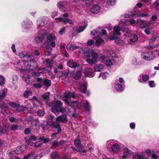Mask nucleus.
Here are the masks:
<instances>
[{
  "mask_svg": "<svg viewBox=\"0 0 159 159\" xmlns=\"http://www.w3.org/2000/svg\"><path fill=\"white\" fill-rule=\"evenodd\" d=\"M52 107L51 109V111L54 113L56 112H61L62 113H66L69 114L70 113L68 111V107L64 108L61 107L62 103L60 101H57L56 102H53L51 103Z\"/></svg>",
  "mask_w": 159,
  "mask_h": 159,
  "instance_id": "obj_1",
  "label": "nucleus"
},
{
  "mask_svg": "<svg viewBox=\"0 0 159 159\" xmlns=\"http://www.w3.org/2000/svg\"><path fill=\"white\" fill-rule=\"evenodd\" d=\"M77 97V96H76L73 93H65L64 94V95L62 97V100L67 104L66 107H68V111H69L70 112H73L75 111L74 108L73 107L70 106L69 102L70 100V98L71 97L75 98Z\"/></svg>",
  "mask_w": 159,
  "mask_h": 159,
  "instance_id": "obj_2",
  "label": "nucleus"
},
{
  "mask_svg": "<svg viewBox=\"0 0 159 159\" xmlns=\"http://www.w3.org/2000/svg\"><path fill=\"white\" fill-rule=\"evenodd\" d=\"M24 66L25 72H29L30 71L34 70L37 67V63L34 61H32L25 63H23Z\"/></svg>",
  "mask_w": 159,
  "mask_h": 159,
  "instance_id": "obj_3",
  "label": "nucleus"
},
{
  "mask_svg": "<svg viewBox=\"0 0 159 159\" xmlns=\"http://www.w3.org/2000/svg\"><path fill=\"white\" fill-rule=\"evenodd\" d=\"M29 100H25L24 102V104L25 106H24L23 105H21V107H20L19 109L20 111H22V112L24 111L27 110V109H33L35 107H38L37 106H38L37 104L35 103L34 101H32L31 102L32 104L30 103L29 102Z\"/></svg>",
  "mask_w": 159,
  "mask_h": 159,
  "instance_id": "obj_4",
  "label": "nucleus"
},
{
  "mask_svg": "<svg viewBox=\"0 0 159 159\" xmlns=\"http://www.w3.org/2000/svg\"><path fill=\"white\" fill-rule=\"evenodd\" d=\"M83 51L84 55L87 57H90L91 55V56L93 59L96 60L98 58V54L92 49L86 48L84 49Z\"/></svg>",
  "mask_w": 159,
  "mask_h": 159,
  "instance_id": "obj_5",
  "label": "nucleus"
},
{
  "mask_svg": "<svg viewBox=\"0 0 159 159\" xmlns=\"http://www.w3.org/2000/svg\"><path fill=\"white\" fill-rule=\"evenodd\" d=\"M47 42L48 44L52 48H54L56 46L55 40L57 38L54 34H50L46 37Z\"/></svg>",
  "mask_w": 159,
  "mask_h": 159,
  "instance_id": "obj_6",
  "label": "nucleus"
},
{
  "mask_svg": "<svg viewBox=\"0 0 159 159\" xmlns=\"http://www.w3.org/2000/svg\"><path fill=\"white\" fill-rule=\"evenodd\" d=\"M46 34V32L45 30H39L37 37L34 39L35 42L37 43H41L44 39Z\"/></svg>",
  "mask_w": 159,
  "mask_h": 159,
  "instance_id": "obj_7",
  "label": "nucleus"
},
{
  "mask_svg": "<svg viewBox=\"0 0 159 159\" xmlns=\"http://www.w3.org/2000/svg\"><path fill=\"white\" fill-rule=\"evenodd\" d=\"M132 153V151L126 147L124 148L123 149L122 155L119 156L120 159H125L130 156Z\"/></svg>",
  "mask_w": 159,
  "mask_h": 159,
  "instance_id": "obj_8",
  "label": "nucleus"
},
{
  "mask_svg": "<svg viewBox=\"0 0 159 159\" xmlns=\"http://www.w3.org/2000/svg\"><path fill=\"white\" fill-rule=\"evenodd\" d=\"M141 57L145 60H151L154 58L155 54L152 52H145L142 53Z\"/></svg>",
  "mask_w": 159,
  "mask_h": 159,
  "instance_id": "obj_9",
  "label": "nucleus"
},
{
  "mask_svg": "<svg viewBox=\"0 0 159 159\" xmlns=\"http://www.w3.org/2000/svg\"><path fill=\"white\" fill-rule=\"evenodd\" d=\"M9 105L13 108H16V109L14 110V112L15 113H17L20 112H22L20 111L19 108L21 107L19 104L17 103L16 102H10L9 103Z\"/></svg>",
  "mask_w": 159,
  "mask_h": 159,
  "instance_id": "obj_10",
  "label": "nucleus"
},
{
  "mask_svg": "<svg viewBox=\"0 0 159 159\" xmlns=\"http://www.w3.org/2000/svg\"><path fill=\"white\" fill-rule=\"evenodd\" d=\"M67 65L72 68H78L81 66L77 63L74 62L73 60H70L67 62Z\"/></svg>",
  "mask_w": 159,
  "mask_h": 159,
  "instance_id": "obj_11",
  "label": "nucleus"
},
{
  "mask_svg": "<svg viewBox=\"0 0 159 159\" xmlns=\"http://www.w3.org/2000/svg\"><path fill=\"white\" fill-rule=\"evenodd\" d=\"M0 106L1 109V112L4 115H7V113L6 111L8 109L7 105L3 101H0Z\"/></svg>",
  "mask_w": 159,
  "mask_h": 159,
  "instance_id": "obj_12",
  "label": "nucleus"
},
{
  "mask_svg": "<svg viewBox=\"0 0 159 159\" xmlns=\"http://www.w3.org/2000/svg\"><path fill=\"white\" fill-rule=\"evenodd\" d=\"M82 67H79L77 68L76 71L73 75V78L76 80H79L80 78L82 72Z\"/></svg>",
  "mask_w": 159,
  "mask_h": 159,
  "instance_id": "obj_13",
  "label": "nucleus"
},
{
  "mask_svg": "<svg viewBox=\"0 0 159 159\" xmlns=\"http://www.w3.org/2000/svg\"><path fill=\"white\" fill-rule=\"evenodd\" d=\"M111 152L117 154L120 151V148L117 142H116L111 147Z\"/></svg>",
  "mask_w": 159,
  "mask_h": 159,
  "instance_id": "obj_14",
  "label": "nucleus"
},
{
  "mask_svg": "<svg viewBox=\"0 0 159 159\" xmlns=\"http://www.w3.org/2000/svg\"><path fill=\"white\" fill-rule=\"evenodd\" d=\"M149 76L146 74H141L138 79V81L140 83L147 82L149 79Z\"/></svg>",
  "mask_w": 159,
  "mask_h": 159,
  "instance_id": "obj_15",
  "label": "nucleus"
},
{
  "mask_svg": "<svg viewBox=\"0 0 159 159\" xmlns=\"http://www.w3.org/2000/svg\"><path fill=\"white\" fill-rule=\"evenodd\" d=\"M57 120L59 122L66 123L67 122L66 114H63L56 117Z\"/></svg>",
  "mask_w": 159,
  "mask_h": 159,
  "instance_id": "obj_16",
  "label": "nucleus"
},
{
  "mask_svg": "<svg viewBox=\"0 0 159 159\" xmlns=\"http://www.w3.org/2000/svg\"><path fill=\"white\" fill-rule=\"evenodd\" d=\"M59 121L57 120L56 118V121H54L48 122V124L52 127H54L55 128H58L60 127Z\"/></svg>",
  "mask_w": 159,
  "mask_h": 159,
  "instance_id": "obj_17",
  "label": "nucleus"
},
{
  "mask_svg": "<svg viewBox=\"0 0 159 159\" xmlns=\"http://www.w3.org/2000/svg\"><path fill=\"white\" fill-rule=\"evenodd\" d=\"M85 75L89 77H93L94 76V73L93 69L89 68H87L85 70L84 72Z\"/></svg>",
  "mask_w": 159,
  "mask_h": 159,
  "instance_id": "obj_18",
  "label": "nucleus"
},
{
  "mask_svg": "<svg viewBox=\"0 0 159 159\" xmlns=\"http://www.w3.org/2000/svg\"><path fill=\"white\" fill-rule=\"evenodd\" d=\"M104 67L103 65L101 64H97L94 66L95 71L97 72L101 71L103 70Z\"/></svg>",
  "mask_w": 159,
  "mask_h": 159,
  "instance_id": "obj_19",
  "label": "nucleus"
},
{
  "mask_svg": "<svg viewBox=\"0 0 159 159\" xmlns=\"http://www.w3.org/2000/svg\"><path fill=\"white\" fill-rule=\"evenodd\" d=\"M100 10L99 6L97 5L93 6L90 9L91 12L93 14L98 13L99 12Z\"/></svg>",
  "mask_w": 159,
  "mask_h": 159,
  "instance_id": "obj_20",
  "label": "nucleus"
},
{
  "mask_svg": "<svg viewBox=\"0 0 159 159\" xmlns=\"http://www.w3.org/2000/svg\"><path fill=\"white\" fill-rule=\"evenodd\" d=\"M37 157L38 156L36 154L31 153L27 156L25 157L24 159H36Z\"/></svg>",
  "mask_w": 159,
  "mask_h": 159,
  "instance_id": "obj_21",
  "label": "nucleus"
},
{
  "mask_svg": "<svg viewBox=\"0 0 159 159\" xmlns=\"http://www.w3.org/2000/svg\"><path fill=\"white\" fill-rule=\"evenodd\" d=\"M29 101H34L35 103L37 104L38 106H37L38 107L40 106L41 107H42V104L41 102L36 97L34 96L33 97L32 99H30Z\"/></svg>",
  "mask_w": 159,
  "mask_h": 159,
  "instance_id": "obj_22",
  "label": "nucleus"
},
{
  "mask_svg": "<svg viewBox=\"0 0 159 159\" xmlns=\"http://www.w3.org/2000/svg\"><path fill=\"white\" fill-rule=\"evenodd\" d=\"M79 47L72 44H69L66 46L67 49L75 50L79 48Z\"/></svg>",
  "mask_w": 159,
  "mask_h": 159,
  "instance_id": "obj_23",
  "label": "nucleus"
},
{
  "mask_svg": "<svg viewBox=\"0 0 159 159\" xmlns=\"http://www.w3.org/2000/svg\"><path fill=\"white\" fill-rule=\"evenodd\" d=\"M30 77L31 76L30 75L27 74H25L23 76L22 78L23 80L27 84H29L30 82Z\"/></svg>",
  "mask_w": 159,
  "mask_h": 159,
  "instance_id": "obj_24",
  "label": "nucleus"
},
{
  "mask_svg": "<svg viewBox=\"0 0 159 159\" xmlns=\"http://www.w3.org/2000/svg\"><path fill=\"white\" fill-rule=\"evenodd\" d=\"M52 50V48L49 46H46L44 50L45 55L47 56L51 55Z\"/></svg>",
  "mask_w": 159,
  "mask_h": 159,
  "instance_id": "obj_25",
  "label": "nucleus"
},
{
  "mask_svg": "<svg viewBox=\"0 0 159 159\" xmlns=\"http://www.w3.org/2000/svg\"><path fill=\"white\" fill-rule=\"evenodd\" d=\"M74 28L76 32L79 33L83 31L85 28L84 26L80 25L79 26H76Z\"/></svg>",
  "mask_w": 159,
  "mask_h": 159,
  "instance_id": "obj_26",
  "label": "nucleus"
},
{
  "mask_svg": "<svg viewBox=\"0 0 159 159\" xmlns=\"http://www.w3.org/2000/svg\"><path fill=\"white\" fill-rule=\"evenodd\" d=\"M74 143L75 146L80 148L81 149L83 148V146L80 145V141L78 138L75 140Z\"/></svg>",
  "mask_w": 159,
  "mask_h": 159,
  "instance_id": "obj_27",
  "label": "nucleus"
},
{
  "mask_svg": "<svg viewBox=\"0 0 159 159\" xmlns=\"http://www.w3.org/2000/svg\"><path fill=\"white\" fill-rule=\"evenodd\" d=\"M138 36L135 34L131 35L130 37V41L132 42H134L138 39Z\"/></svg>",
  "mask_w": 159,
  "mask_h": 159,
  "instance_id": "obj_28",
  "label": "nucleus"
},
{
  "mask_svg": "<svg viewBox=\"0 0 159 159\" xmlns=\"http://www.w3.org/2000/svg\"><path fill=\"white\" fill-rule=\"evenodd\" d=\"M79 84H80L79 88L80 89H87L88 85L87 83L84 82L80 84L79 83Z\"/></svg>",
  "mask_w": 159,
  "mask_h": 159,
  "instance_id": "obj_29",
  "label": "nucleus"
},
{
  "mask_svg": "<svg viewBox=\"0 0 159 159\" xmlns=\"http://www.w3.org/2000/svg\"><path fill=\"white\" fill-rule=\"evenodd\" d=\"M43 85L45 86V87L48 88L51 85V82L49 80L45 79L43 80Z\"/></svg>",
  "mask_w": 159,
  "mask_h": 159,
  "instance_id": "obj_30",
  "label": "nucleus"
},
{
  "mask_svg": "<svg viewBox=\"0 0 159 159\" xmlns=\"http://www.w3.org/2000/svg\"><path fill=\"white\" fill-rule=\"evenodd\" d=\"M116 142H117L116 140H111L108 141L107 142L106 146L107 148L111 147L114 145Z\"/></svg>",
  "mask_w": 159,
  "mask_h": 159,
  "instance_id": "obj_31",
  "label": "nucleus"
},
{
  "mask_svg": "<svg viewBox=\"0 0 159 159\" xmlns=\"http://www.w3.org/2000/svg\"><path fill=\"white\" fill-rule=\"evenodd\" d=\"M120 30V28L119 26H117L115 27L114 28V32L113 33L114 34L119 35L120 34V33L119 32V31Z\"/></svg>",
  "mask_w": 159,
  "mask_h": 159,
  "instance_id": "obj_32",
  "label": "nucleus"
},
{
  "mask_svg": "<svg viewBox=\"0 0 159 159\" xmlns=\"http://www.w3.org/2000/svg\"><path fill=\"white\" fill-rule=\"evenodd\" d=\"M25 140L28 144L30 146H32L33 145V142H32V140L30 137L27 136L25 137Z\"/></svg>",
  "mask_w": 159,
  "mask_h": 159,
  "instance_id": "obj_33",
  "label": "nucleus"
},
{
  "mask_svg": "<svg viewBox=\"0 0 159 159\" xmlns=\"http://www.w3.org/2000/svg\"><path fill=\"white\" fill-rule=\"evenodd\" d=\"M115 88L117 89H122L125 88V85H122L120 83H117L115 85Z\"/></svg>",
  "mask_w": 159,
  "mask_h": 159,
  "instance_id": "obj_34",
  "label": "nucleus"
},
{
  "mask_svg": "<svg viewBox=\"0 0 159 159\" xmlns=\"http://www.w3.org/2000/svg\"><path fill=\"white\" fill-rule=\"evenodd\" d=\"M134 159H146L142 154L139 153L136 154L134 157Z\"/></svg>",
  "mask_w": 159,
  "mask_h": 159,
  "instance_id": "obj_35",
  "label": "nucleus"
},
{
  "mask_svg": "<svg viewBox=\"0 0 159 159\" xmlns=\"http://www.w3.org/2000/svg\"><path fill=\"white\" fill-rule=\"evenodd\" d=\"M32 95V93L30 90H27L25 91L24 96L25 98H27L29 96H31Z\"/></svg>",
  "mask_w": 159,
  "mask_h": 159,
  "instance_id": "obj_36",
  "label": "nucleus"
},
{
  "mask_svg": "<svg viewBox=\"0 0 159 159\" xmlns=\"http://www.w3.org/2000/svg\"><path fill=\"white\" fill-rule=\"evenodd\" d=\"M84 107L85 108V110L88 111H89L90 109L89 103L87 101H86L85 102Z\"/></svg>",
  "mask_w": 159,
  "mask_h": 159,
  "instance_id": "obj_37",
  "label": "nucleus"
},
{
  "mask_svg": "<svg viewBox=\"0 0 159 159\" xmlns=\"http://www.w3.org/2000/svg\"><path fill=\"white\" fill-rule=\"evenodd\" d=\"M6 82L5 78L1 75H0V85H3Z\"/></svg>",
  "mask_w": 159,
  "mask_h": 159,
  "instance_id": "obj_38",
  "label": "nucleus"
},
{
  "mask_svg": "<svg viewBox=\"0 0 159 159\" xmlns=\"http://www.w3.org/2000/svg\"><path fill=\"white\" fill-rule=\"evenodd\" d=\"M37 25H38L42 26H43L44 24V22L42 19H39L37 21Z\"/></svg>",
  "mask_w": 159,
  "mask_h": 159,
  "instance_id": "obj_39",
  "label": "nucleus"
},
{
  "mask_svg": "<svg viewBox=\"0 0 159 159\" xmlns=\"http://www.w3.org/2000/svg\"><path fill=\"white\" fill-rule=\"evenodd\" d=\"M19 56L21 58H24V60L27 58H29L30 57L27 55H25V54H24L23 52H21L19 54Z\"/></svg>",
  "mask_w": 159,
  "mask_h": 159,
  "instance_id": "obj_40",
  "label": "nucleus"
},
{
  "mask_svg": "<svg viewBox=\"0 0 159 159\" xmlns=\"http://www.w3.org/2000/svg\"><path fill=\"white\" fill-rule=\"evenodd\" d=\"M57 7L61 10H63V8L64 7V2H63L60 1L57 4Z\"/></svg>",
  "mask_w": 159,
  "mask_h": 159,
  "instance_id": "obj_41",
  "label": "nucleus"
},
{
  "mask_svg": "<svg viewBox=\"0 0 159 159\" xmlns=\"http://www.w3.org/2000/svg\"><path fill=\"white\" fill-rule=\"evenodd\" d=\"M59 155L57 152H54L52 155V159H58Z\"/></svg>",
  "mask_w": 159,
  "mask_h": 159,
  "instance_id": "obj_42",
  "label": "nucleus"
},
{
  "mask_svg": "<svg viewBox=\"0 0 159 159\" xmlns=\"http://www.w3.org/2000/svg\"><path fill=\"white\" fill-rule=\"evenodd\" d=\"M98 34L103 35L107 33L106 31L104 29H102L101 30H98Z\"/></svg>",
  "mask_w": 159,
  "mask_h": 159,
  "instance_id": "obj_43",
  "label": "nucleus"
},
{
  "mask_svg": "<svg viewBox=\"0 0 159 159\" xmlns=\"http://www.w3.org/2000/svg\"><path fill=\"white\" fill-rule=\"evenodd\" d=\"M103 40L101 38H99L96 41V44L97 46H99L103 42Z\"/></svg>",
  "mask_w": 159,
  "mask_h": 159,
  "instance_id": "obj_44",
  "label": "nucleus"
},
{
  "mask_svg": "<svg viewBox=\"0 0 159 159\" xmlns=\"http://www.w3.org/2000/svg\"><path fill=\"white\" fill-rule=\"evenodd\" d=\"M42 140L40 139L38 141H36L34 143V146L36 147H37L41 146L43 143Z\"/></svg>",
  "mask_w": 159,
  "mask_h": 159,
  "instance_id": "obj_45",
  "label": "nucleus"
},
{
  "mask_svg": "<svg viewBox=\"0 0 159 159\" xmlns=\"http://www.w3.org/2000/svg\"><path fill=\"white\" fill-rule=\"evenodd\" d=\"M18 76L16 75H14L12 77V83L16 84L17 82Z\"/></svg>",
  "mask_w": 159,
  "mask_h": 159,
  "instance_id": "obj_46",
  "label": "nucleus"
},
{
  "mask_svg": "<svg viewBox=\"0 0 159 159\" xmlns=\"http://www.w3.org/2000/svg\"><path fill=\"white\" fill-rule=\"evenodd\" d=\"M67 22L69 23L70 25H72L73 24V22L71 20L67 18H64V23H66Z\"/></svg>",
  "mask_w": 159,
  "mask_h": 159,
  "instance_id": "obj_47",
  "label": "nucleus"
},
{
  "mask_svg": "<svg viewBox=\"0 0 159 159\" xmlns=\"http://www.w3.org/2000/svg\"><path fill=\"white\" fill-rule=\"evenodd\" d=\"M106 64L107 66L111 67L113 65V62L111 60L108 59L106 61Z\"/></svg>",
  "mask_w": 159,
  "mask_h": 159,
  "instance_id": "obj_48",
  "label": "nucleus"
},
{
  "mask_svg": "<svg viewBox=\"0 0 159 159\" xmlns=\"http://www.w3.org/2000/svg\"><path fill=\"white\" fill-rule=\"evenodd\" d=\"M49 93H47L45 94H43L42 96V97L44 100H47L49 98Z\"/></svg>",
  "mask_w": 159,
  "mask_h": 159,
  "instance_id": "obj_49",
  "label": "nucleus"
},
{
  "mask_svg": "<svg viewBox=\"0 0 159 159\" xmlns=\"http://www.w3.org/2000/svg\"><path fill=\"white\" fill-rule=\"evenodd\" d=\"M66 27H64L60 29L59 31V33L61 35H63L65 33Z\"/></svg>",
  "mask_w": 159,
  "mask_h": 159,
  "instance_id": "obj_50",
  "label": "nucleus"
},
{
  "mask_svg": "<svg viewBox=\"0 0 159 159\" xmlns=\"http://www.w3.org/2000/svg\"><path fill=\"white\" fill-rule=\"evenodd\" d=\"M82 148L81 149L80 148L78 149V150H77V151L80 152L81 154L82 155H85L86 154L87 151H86L84 149L82 150Z\"/></svg>",
  "mask_w": 159,
  "mask_h": 159,
  "instance_id": "obj_51",
  "label": "nucleus"
},
{
  "mask_svg": "<svg viewBox=\"0 0 159 159\" xmlns=\"http://www.w3.org/2000/svg\"><path fill=\"white\" fill-rule=\"evenodd\" d=\"M33 86L35 89H40L42 85L41 84L35 83L33 84Z\"/></svg>",
  "mask_w": 159,
  "mask_h": 159,
  "instance_id": "obj_52",
  "label": "nucleus"
},
{
  "mask_svg": "<svg viewBox=\"0 0 159 159\" xmlns=\"http://www.w3.org/2000/svg\"><path fill=\"white\" fill-rule=\"evenodd\" d=\"M108 4L110 5H113L115 3V0H107Z\"/></svg>",
  "mask_w": 159,
  "mask_h": 159,
  "instance_id": "obj_53",
  "label": "nucleus"
},
{
  "mask_svg": "<svg viewBox=\"0 0 159 159\" xmlns=\"http://www.w3.org/2000/svg\"><path fill=\"white\" fill-rule=\"evenodd\" d=\"M44 114V111L43 110H39L37 111V114L39 116H43Z\"/></svg>",
  "mask_w": 159,
  "mask_h": 159,
  "instance_id": "obj_54",
  "label": "nucleus"
},
{
  "mask_svg": "<svg viewBox=\"0 0 159 159\" xmlns=\"http://www.w3.org/2000/svg\"><path fill=\"white\" fill-rule=\"evenodd\" d=\"M32 75L34 77L39 76L40 75V72H33L32 73Z\"/></svg>",
  "mask_w": 159,
  "mask_h": 159,
  "instance_id": "obj_55",
  "label": "nucleus"
},
{
  "mask_svg": "<svg viewBox=\"0 0 159 159\" xmlns=\"http://www.w3.org/2000/svg\"><path fill=\"white\" fill-rule=\"evenodd\" d=\"M40 73H46L48 72L47 70V67H44L41 69L40 70H39Z\"/></svg>",
  "mask_w": 159,
  "mask_h": 159,
  "instance_id": "obj_56",
  "label": "nucleus"
},
{
  "mask_svg": "<svg viewBox=\"0 0 159 159\" xmlns=\"http://www.w3.org/2000/svg\"><path fill=\"white\" fill-rule=\"evenodd\" d=\"M108 75V74L107 72H104L101 74V76L103 79H106Z\"/></svg>",
  "mask_w": 159,
  "mask_h": 159,
  "instance_id": "obj_57",
  "label": "nucleus"
},
{
  "mask_svg": "<svg viewBox=\"0 0 159 159\" xmlns=\"http://www.w3.org/2000/svg\"><path fill=\"white\" fill-rule=\"evenodd\" d=\"M86 61L90 65L93 64L94 63V61L93 60L90 58L87 59Z\"/></svg>",
  "mask_w": 159,
  "mask_h": 159,
  "instance_id": "obj_58",
  "label": "nucleus"
},
{
  "mask_svg": "<svg viewBox=\"0 0 159 159\" xmlns=\"http://www.w3.org/2000/svg\"><path fill=\"white\" fill-rule=\"evenodd\" d=\"M9 120L10 122H17V121H18V120L17 119H16L15 118L13 117H10L9 118Z\"/></svg>",
  "mask_w": 159,
  "mask_h": 159,
  "instance_id": "obj_59",
  "label": "nucleus"
},
{
  "mask_svg": "<svg viewBox=\"0 0 159 159\" xmlns=\"http://www.w3.org/2000/svg\"><path fill=\"white\" fill-rule=\"evenodd\" d=\"M18 125L16 124L13 125L11 127V129L12 130H15L17 129Z\"/></svg>",
  "mask_w": 159,
  "mask_h": 159,
  "instance_id": "obj_60",
  "label": "nucleus"
},
{
  "mask_svg": "<svg viewBox=\"0 0 159 159\" xmlns=\"http://www.w3.org/2000/svg\"><path fill=\"white\" fill-rule=\"evenodd\" d=\"M5 96V93L3 90L0 91V98H3Z\"/></svg>",
  "mask_w": 159,
  "mask_h": 159,
  "instance_id": "obj_61",
  "label": "nucleus"
},
{
  "mask_svg": "<svg viewBox=\"0 0 159 159\" xmlns=\"http://www.w3.org/2000/svg\"><path fill=\"white\" fill-rule=\"evenodd\" d=\"M22 66H21V68H20V67H17L16 68V69L18 70H20L22 72H25L24 66L23 65V64H22Z\"/></svg>",
  "mask_w": 159,
  "mask_h": 159,
  "instance_id": "obj_62",
  "label": "nucleus"
},
{
  "mask_svg": "<svg viewBox=\"0 0 159 159\" xmlns=\"http://www.w3.org/2000/svg\"><path fill=\"white\" fill-rule=\"evenodd\" d=\"M149 86L151 87H154L155 86V84L154 83L153 81H151L149 82Z\"/></svg>",
  "mask_w": 159,
  "mask_h": 159,
  "instance_id": "obj_63",
  "label": "nucleus"
},
{
  "mask_svg": "<svg viewBox=\"0 0 159 159\" xmlns=\"http://www.w3.org/2000/svg\"><path fill=\"white\" fill-rule=\"evenodd\" d=\"M152 159H159V157L157 156L155 154L152 155Z\"/></svg>",
  "mask_w": 159,
  "mask_h": 159,
  "instance_id": "obj_64",
  "label": "nucleus"
}]
</instances>
